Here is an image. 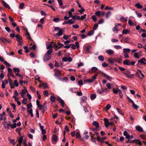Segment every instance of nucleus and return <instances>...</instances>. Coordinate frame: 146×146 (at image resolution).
Wrapping results in <instances>:
<instances>
[{"label":"nucleus","mask_w":146,"mask_h":146,"mask_svg":"<svg viewBox=\"0 0 146 146\" xmlns=\"http://www.w3.org/2000/svg\"><path fill=\"white\" fill-rule=\"evenodd\" d=\"M134 143H138L139 145H141V143L138 139H134Z\"/></svg>","instance_id":"nucleus-51"},{"label":"nucleus","mask_w":146,"mask_h":146,"mask_svg":"<svg viewBox=\"0 0 146 146\" xmlns=\"http://www.w3.org/2000/svg\"><path fill=\"white\" fill-rule=\"evenodd\" d=\"M114 61L120 63L121 62V59L119 58H117L114 59Z\"/></svg>","instance_id":"nucleus-24"},{"label":"nucleus","mask_w":146,"mask_h":146,"mask_svg":"<svg viewBox=\"0 0 146 146\" xmlns=\"http://www.w3.org/2000/svg\"><path fill=\"white\" fill-rule=\"evenodd\" d=\"M5 30L8 33H10L11 32L10 29L9 27H5Z\"/></svg>","instance_id":"nucleus-63"},{"label":"nucleus","mask_w":146,"mask_h":146,"mask_svg":"<svg viewBox=\"0 0 146 146\" xmlns=\"http://www.w3.org/2000/svg\"><path fill=\"white\" fill-rule=\"evenodd\" d=\"M96 94H92L91 95L90 98L91 100H94L96 97Z\"/></svg>","instance_id":"nucleus-35"},{"label":"nucleus","mask_w":146,"mask_h":146,"mask_svg":"<svg viewBox=\"0 0 146 146\" xmlns=\"http://www.w3.org/2000/svg\"><path fill=\"white\" fill-rule=\"evenodd\" d=\"M11 76L13 78H15V76L12 73V72L11 73H7V76L8 77H10Z\"/></svg>","instance_id":"nucleus-29"},{"label":"nucleus","mask_w":146,"mask_h":146,"mask_svg":"<svg viewBox=\"0 0 146 146\" xmlns=\"http://www.w3.org/2000/svg\"><path fill=\"white\" fill-rule=\"evenodd\" d=\"M28 91L27 90L22 89L21 90V95L22 97L23 98H24L26 93Z\"/></svg>","instance_id":"nucleus-11"},{"label":"nucleus","mask_w":146,"mask_h":146,"mask_svg":"<svg viewBox=\"0 0 146 146\" xmlns=\"http://www.w3.org/2000/svg\"><path fill=\"white\" fill-rule=\"evenodd\" d=\"M95 14L98 17H100L101 14V12L100 11H97L95 13Z\"/></svg>","instance_id":"nucleus-42"},{"label":"nucleus","mask_w":146,"mask_h":146,"mask_svg":"<svg viewBox=\"0 0 146 146\" xmlns=\"http://www.w3.org/2000/svg\"><path fill=\"white\" fill-rule=\"evenodd\" d=\"M55 99V97L54 96H50V101L52 102H54Z\"/></svg>","instance_id":"nucleus-40"},{"label":"nucleus","mask_w":146,"mask_h":146,"mask_svg":"<svg viewBox=\"0 0 146 146\" xmlns=\"http://www.w3.org/2000/svg\"><path fill=\"white\" fill-rule=\"evenodd\" d=\"M2 3L3 4V5L5 7L9 9H10L11 7L7 3L4 1L3 0L2 1Z\"/></svg>","instance_id":"nucleus-18"},{"label":"nucleus","mask_w":146,"mask_h":146,"mask_svg":"<svg viewBox=\"0 0 146 146\" xmlns=\"http://www.w3.org/2000/svg\"><path fill=\"white\" fill-rule=\"evenodd\" d=\"M135 6L137 8L141 9L143 7V6L139 3H136L135 4Z\"/></svg>","instance_id":"nucleus-23"},{"label":"nucleus","mask_w":146,"mask_h":146,"mask_svg":"<svg viewBox=\"0 0 146 146\" xmlns=\"http://www.w3.org/2000/svg\"><path fill=\"white\" fill-rule=\"evenodd\" d=\"M23 137H20L19 139H18V141L19 144H21L23 142Z\"/></svg>","instance_id":"nucleus-37"},{"label":"nucleus","mask_w":146,"mask_h":146,"mask_svg":"<svg viewBox=\"0 0 146 146\" xmlns=\"http://www.w3.org/2000/svg\"><path fill=\"white\" fill-rule=\"evenodd\" d=\"M123 73L127 78H133L134 76V74H131L129 70H127L125 72H123Z\"/></svg>","instance_id":"nucleus-3"},{"label":"nucleus","mask_w":146,"mask_h":146,"mask_svg":"<svg viewBox=\"0 0 146 146\" xmlns=\"http://www.w3.org/2000/svg\"><path fill=\"white\" fill-rule=\"evenodd\" d=\"M52 139L53 141L56 142L57 140V137L55 135H54L52 136Z\"/></svg>","instance_id":"nucleus-30"},{"label":"nucleus","mask_w":146,"mask_h":146,"mask_svg":"<svg viewBox=\"0 0 146 146\" xmlns=\"http://www.w3.org/2000/svg\"><path fill=\"white\" fill-rule=\"evenodd\" d=\"M90 48L91 46H86L85 47V49L86 51L90 52Z\"/></svg>","instance_id":"nucleus-36"},{"label":"nucleus","mask_w":146,"mask_h":146,"mask_svg":"<svg viewBox=\"0 0 146 146\" xmlns=\"http://www.w3.org/2000/svg\"><path fill=\"white\" fill-rule=\"evenodd\" d=\"M57 100L61 104L62 107L63 108L64 107V101L60 97H58Z\"/></svg>","instance_id":"nucleus-8"},{"label":"nucleus","mask_w":146,"mask_h":146,"mask_svg":"<svg viewBox=\"0 0 146 146\" xmlns=\"http://www.w3.org/2000/svg\"><path fill=\"white\" fill-rule=\"evenodd\" d=\"M11 123H3V127L5 129H9V126H10Z\"/></svg>","instance_id":"nucleus-12"},{"label":"nucleus","mask_w":146,"mask_h":146,"mask_svg":"<svg viewBox=\"0 0 146 146\" xmlns=\"http://www.w3.org/2000/svg\"><path fill=\"white\" fill-rule=\"evenodd\" d=\"M15 37L17 38V41H20L22 40V38L21 36L19 35V34H17V35Z\"/></svg>","instance_id":"nucleus-20"},{"label":"nucleus","mask_w":146,"mask_h":146,"mask_svg":"<svg viewBox=\"0 0 146 146\" xmlns=\"http://www.w3.org/2000/svg\"><path fill=\"white\" fill-rule=\"evenodd\" d=\"M44 94V96H48V91L47 90H45L43 92Z\"/></svg>","instance_id":"nucleus-60"},{"label":"nucleus","mask_w":146,"mask_h":146,"mask_svg":"<svg viewBox=\"0 0 146 146\" xmlns=\"http://www.w3.org/2000/svg\"><path fill=\"white\" fill-rule=\"evenodd\" d=\"M135 12L136 14L137 15V17H138L140 18L142 17V15L141 13H139L137 11H135Z\"/></svg>","instance_id":"nucleus-38"},{"label":"nucleus","mask_w":146,"mask_h":146,"mask_svg":"<svg viewBox=\"0 0 146 146\" xmlns=\"http://www.w3.org/2000/svg\"><path fill=\"white\" fill-rule=\"evenodd\" d=\"M14 72L16 73L17 72H20L19 69L18 68H13Z\"/></svg>","instance_id":"nucleus-26"},{"label":"nucleus","mask_w":146,"mask_h":146,"mask_svg":"<svg viewBox=\"0 0 146 146\" xmlns=\"http://www.w3.org/2000/svg\"><path fill=\"white\" fill-rule=\"evenodd\" d=\"M92 124L96 126V127H98L99 126V123L96 121H94L92 123Z\"/></svg>","instance_id":"nucleus-22"},{"label":"nucleus","mask_w":146,"mask_h":146,"mask_svg":"<svg viewBox=\"0 0 146 146\" xmlns=\"http://www.w3.org/2000/svg\"><path fill=\"white\" fill-rule=\"evenodd\" d=\"M54 75H56L57 77H59L60 76V74H61V73L59 70H54Z\"/></svg>","instance_id":"nucleus-16"},{"label":"nucleus","mask_w":146,"mask_h":146,"mask_svg":"<svg viewBox=\"0 0 146 146\" xmlns=\"http://www.w3.org/2000/svg\"><path fill=\"white\" fill-rule=\"evenodd\" d=\"M54 30L55 31H58V33L56 34V35L57 36H60L63 34L62 29H60L59 27H55L54 28Z\"/></svg>","instance_id":"nucleus-2"},{"label":"nucleus","mask_w":146,"mask_h":146,"mask_svg":"<svg viewBox=\"0 0 146 146\" xmlns=\"http://www.w3.org/2000/svg\"><path fill=\"white\" fill-rule=\"evenodd\" d=\"M106 52L110 55H111L114 54V51L111 49L107 50H106Z\"/></svg>","instance_id":"nucleus-14"},{"label":"nucleus","mask_w":146,"mask_h":146,"mask_svg":"<svg viewBox=\"0 0 146 146\" xmlns=\"http://www.w3.org/2000/svg\"><path fill=\"white\" fill-rule=\"evenodd\" d=\"M85 81L86 82H88L89 83H92L93 81V80H92L91 79H87V80H86Z\"/></svg>","instance_id":"nucleus-58"},{"label":"nucleus","mask_w":146,"mask_h":146,"mask_svg":"<svg viewBox=\"0 0 146 146\" xmlns=\"http://www.w3.org/2000/svg\"><path fill=\"white\" fill-rule=\"evenodd\" d=\"M17 126V124L16 123H15L12 125L10 124V127L12 129L15 128Z\"/></svg>","instance_id":"nucleus-43"},{"label":"nucleus","mask_w":146,"mask_h":146,"mask_svg":"<svg viewBox=\"0 0 146 146\" xmlns=\"http://www.w3.org/2000/svg\"><path fill=\"white\" fill-rule=\"evenodd\" d=\"M98 70V68L96 67H93L91 68V71L94 72H96Z\"/></svg>","instance_id":"nucleus-33"},{"label":"nucleus","mask_w":146,"mask_h":146,"mask_svg":"<svg viewBox=\"0 0 146 146\" xmlns=\"http://www.w3.org/2000/svg\"><path fill=\"white\" fill-rule=\"evenodd\" d=\"M52 52V49H50L47 50L43 57V60L44 62L48 61L51 58V54Z\"/></svg>","instance_id":"nucleus-1"},{"label":"nucleus","mask_w":146,"mask_h":146,"mask_svg":"<svg viewBox=\"0 0 146 146\" xmlns=\"http://www.w3.org/2000/svg\"><path fill=\"white\" fill-rule=\"evenodd\" d=\"M138 72H136V75L139 78H142L144 76V74L142 73L141 70H138Z\"/></svg>","instance_id":"nucleus-5"},{"label":"nucleus","mask_w":146,"mask_h":146,"mask_svg":"<svg viewBox=\"0 0 146 146\" xmlns=\"http://www.w3.org/2000/svg\"><path fill=\"white\" fill-rule=\"evenodd\" d=\"M129 32V30L127 29H124L123 30L122 33L123 34H127Z\"/></svg>","instance_id":"nucleus-27"},{"label":"nucleus","mask_w":146,"mask_h":146,"mask_svg":"<svg viewBox=\"0 0 146 146\" xmlns=\"http://www.w3.org/2000/svg\"><path fill=\"white\" fill-rule=\"evenodd\" d=\"M106 138V137H105L101 138L99 137H97V139L98 141L102 143L104 142V141L105 140Z\"/></svg>","instance_id":"nucleus-9"},{"label":"nucleus","mask_w":146,"mask_h":146,"mask_svg":"<svg viewBox=\"0 0 146 146\" xmlns=\"http://www.w3.org/2000/svg\"><path fill=\"white\" fill-rule=\"evenodd\" d=\"M62 60L63 62H67L68 61L69 62H70L72 61V59L70 57L67 58L66 57H64L62 58Z\"/></svg>","instance_id":"nucleus-7"},{"label":"nucleus","mask_w":146,"mask_h":146,"mask_svg":"<svg viewBox=\"0 0 146 146\" xmlns=\"http://www.w3.org/2000/svg\"><path fill=\"white\" fill-rule=\"evenodd\" d=\"M92 18L93 20V21L94 22H96L97 20L96 16L94 15L92 16Z\"/></svg>","instance_id":"nucleus-54"},{"label":"nucleus","mask_w":146,"mask_h":146,"mask_svg":"<svg viewBox=\"0 0 146 146\" xmlns=\"http://www.w3.org/2000/svg\"><path fill=\"white\" fill-rule=\"evenodd\" d=\"M114 48L116 49H119L122 48V47L119 45H115L114 46Z\"/></svg>","instance_id":"nucleus-55"},{"label":"nucleus","mask_w":146,"mask_h":146,"mask_svg":"<svg viewBox=\"0 0 146 146\" xmlns=\"http://www.w3.org/2000/svg\"><path fill=\"white\" fill-rule=\"evenodd\" d=\"M135 62L133 61L132 62H130L128 60H126L124 61L123 62V64L124 65H125L133 66L135 64Z\"/></svg>","instance_id":"nucleus-4"},{"label":"nucleus","mask_w":146,"mask_h":146,"mask_svg":"<svg viewBox=\"0 0 146 146\" xmlns=\"http://www.w3.org/2000/svg\"><path fill=\"white\" fill-rule=\"evenodd\" d=\"M94 33V31L93 30H91L89 31L88 33V35L90 36L92 35Z\"/></svg>","instance_id":"nucleus-46"},{"label":"nucleus","mask_w":146,"mask_h":146,"mask_svg":"<svg viewBox=\"0 0 146 146\" xmlns=\"http://www.w3.org/2000/svg\"><path fill=\"white\" fill-rule=\"evenodd\" d=\"M120 20L123 19L125 21L127 22V20L128 17H126L125 18H124L122 16H120Z\"/></svg>","instance_id":"nucleus-32"},{"label":"nucleus","mask_w":146,"mask_h":146,"mask_svg":"<svg viewBox=\"0 0 146 146\" xmlns=\"http://www.w3.org/2000/svg\"><path fill=\"white\" fill-rule=\"evenodd\" d=\"M63 46H64L63 44L59 42L58 43V44H57V49L58 48H60L61 47H63Z\"/></svg>","instance_id":"nucleus-34"},{"label":"nucleus","mask_w":146,"mask_h":146,"mask_svg":"<svg viewBox=\"0 0 146 146\" xmlns=\"http://www.w3.org/2000/svg\"><path fill=\"white\" fill-rule=\"evenodd\" d=\"M132 104L133 105V106L134 109H136L138 108V106L137 105H136L134 102Z\"/></svg>","instance_id":"nucleus-44"},{"label":"nucleus","mask_w":146,"mask_h":146,"mask_svg":"<svg viewBox=\"0 0 146 146\" xmlns=\"http://www.w3.org/2000/svg\"><path fill=\"white\" fill-rule=\"evenodd\" d=\"M0 40L4 44H6L8 43V40L3 37L1 38Z\"/></svg>","instance_id":"nucleus-21"},{"label":"nucleus","mask_w":146,"mask_h":146,"mask_svg":"<svg viewBox=\"0 0 146 146\" xmlns=\"http://www.w3.org/2000/svg\"><path fill=\"white\" fill-rule=\"evenodd\" d=\"M68 23V24H72L74 23V22L71 19H70L67 21Z\"/></svg>","instance_id":"nucleus-47"},{"label":"nucleus","mask_w":146,"mask_h":146,"mask_svg":"<svg viewBox=\"0 0 146 146\" xmlns=\"http://www.w3.org/2000/svg\"><path fill=\"white\" fill-rule=\"evenodd\" d=\"M124 39L126 43H129V39L128 37L125 38Z\"/></svg>","instance_id":"nucleus-48"},{"label":"nucleus","mask_w":146,"mask_h":146,"mask_svg":"<svg viewBox=\"0 0 146 146\" xmlns=\"http://www.w3.org/2000/svg\"><path fill=\"white\" fill-rule=\"evenodd\" d=\"M123 50H124L123 51H125L127 53L131 51V50L128 48H124L123 49Z\"/></svg>","instance_id":"nucleus-41"},{"label":"nucleus","mask_w":146,"mask_h":146,"mask_svg":"<svg viewBox=\"0 0 146 146\" xmlns=\"http://www.w3.org/2000/svg\"><path fill=\"white\" fill-rule=\"evenodd\" d=\"M41 84L43 88L44 89L48 87V85L46 83H42Z\"/></svg>","instance_id":"nucleus-39"},{"label":"nucleus","mask_w":146,"mask_h":146,"mask_svg":"<svg viewBox=\"0 0 146 146\" xmlns=\"http://www.w3.org/2000/svg\"><path fill=\"white\" fill-rule=\"evenodd\" d=\"M109 61L111 64H114V59L109 58L108 60Z\"/></svg>","instance_id":"nucleus-53"},{"label":"nucleus","mask_w":146,"mask_h":146,"mask_svg":"<svg viewBox=\"0 0 146 146\" xmlns=\"http://www.w3.org/2000/svg\"><path fill=\"white\" fill-rule=\"evenodd\" d=\"M136 129L140 132H142L143 130L142 128L140 126H137L135 127Z\"/></svg>","instance_id":"nucleus-17"},{"label":"nucleus","mask_w":146,"mask_h":146,"mask_svg":"<svg viewBox=\"0 0 146 146\" xmlns=\"http://www.w3.org/2000/svg\"><path fill=\"white\" fill-rule=\"evenodd\" d=\"M101 72L102 73V75H104L107 78L108 80H109L110 81L111 80V79H112L111 77H110L107 74H106L102 72Z\"/></svg>","instance_id":"nucleus-13"},{"label":"nucleus","mask_w":146,"mask_h":146,"mask_svg":"<svg viewBox=\"0 0 146 146\" xmlns=\"http://www.w3.org/2000/svg\"><path fill=\"white\" fill-rule=\"evenodd\" d=\"M87 99V98L86 96H83L80 102V104L82 106L83 103L86 102Z\"/></svg>","instance_id":"nucleus-15"},{"label":"nucleus","mask_w":146,"mask_h":146,"mask_svg":"<svg viewBox=\"0 0 146 146\" xmlns=\"http://www.w3.org/2000/svg\"><path fill=\"white\" fill-rule=\"evenodd\" d=\"M46 48L47 49H48L50 48V49H52V45L51 44H50L48 42H47L46 43Z\"/></svg>","instance_id":"nucleus-19"},{"label":"nucleus","mask_w":146,"mask_h":146,"mask_svg":"<svg viewBox=\"0 0 146 146\" xmlns=\"http://www.w3.org/2000/svg\"><path fill=\"white\" fill-rule=\"evenodd\" d=\"M134 56L137 59L139 58V56L137 52H135L134 54Z\"/></svg>","instance_id":"nucleus-31"},{"label":"nucleus","mask_w":146,"mask_h":146,"mask_svg":"<svg viewBox=\"0 0 146 146\" xmlns=\"http://www.w3.org/2000/svg\"><path fill=\"white\" fill-rule=\"evenodd\" d=\"M27 100L26 98H24L22 102V103L24 104H26L27 103Z\"/></svg>","instance_id":"nucleus-56"},{"label":"nucleus","mask_w":146,"mask_h":146,"mask_svg":"<svg viewBox=\"0 0 146 146\" xmlns=\"http://www.w3.org/2000/svg\"><path fill=\"white\" fill-rule=\"evenodd\" d=\"M97 92L99 94H101L104 92V90L100 86V88L97 90Z\"/></svg>","instance_id":"nucleus-10"},{"label":"nucleus","mask_w":146,"mask_h":146,"mask_svg":"<svg viewBox=\"0 0 146 146\" xmlns=\"http://www.w3.org/2000/svg\"><path fill=\"white\" fill-rule=\"evenodd\" d=\"M24 4L23 3H22L20 4L19 5V8L20 9H22L24 7Z\"/></svg>","instance_id":"nucleus-57"},{"label":"nucleus","mask_w":146,"mask_h":146,"mask_svg":"<svg viewBox=\"0 0 146 146\" xmlns=\"http://www.w3.org/2000/svg\"><path fill=\"white\" fill-rule=\"evenodd\" d=\"M30 55L31 57L33 58H35L36 57V56L32 52L30 53Z\"/></svg>","instance_id":"nucleus-52"},{"label":"nucleus","mask_w":146,"mask_h":146,"mask_svg":"<svg viewBox=\"0 0 146 146\" xmlns=\"http://www.w3.org/2000/svg\"><path fill=\"white\" fill-rule=\"evenodd\" d=\"M98 27V25L96 23H95L94 25V27H93V29L94 30H96L97 29V28Z\"/></svg>","instance_id":"nucleus-49"},{"label":"nucleus","mask_w":146,"mask_h":146,"mask_svg":"<svg viewBox=\"0 0 146 146\" xmlns=\"http://www.w3.org/2000/svg\"><path fill=\"white\" fill-rule=\"evenodd\" d=\"M84 11L85 9L83 7H82L80 10H78V11L80 12L81 14H82V13Z\"/></svg>","instance_id":"nucleus-62"},{"label":"nucleus","mask_w":146,"mask_h":146,"mask_svg":"<svg viewBox=\"0 0 146 146\" xmlns=\"http://www.w3.org/2000/svg\"><path fill=\"white\" fill-rule=\"evenodd\" d=\"M133 135L130 136L129 135H128L127 136V137H125V138L126 139H128L129 140L132 139L133 138Z\"/></svg>","instance_id":"nucleus-45"},{"label":"nucleus","mask_w":146,"mask_h":146,"mask_svg":"<svg viewBox=\"0 0 146 146\" xmlns=\"http://www.w3.org/2000/svg\"><path fill=\"white\" fill-rule=\"evenodd\" d=\"M146 60L144 58H142V59L139 60L138 62L139 63H140V64L142 65H145L146 64Z\"/></svg>","instance_id":"nucleus-6"},{"label":"nucleus","mask_w":146,"mask_h":146,"mask_svg":"<svg viewBox=\"0 0 146 146\" xmlns=\"http://www.w3.org/2000/svg\"><path fill=\"white\" fill-rule=\"evenodd\" d=\"M123 53L124 54V57L125 58H129V56L127 53H126L125 51H123Z\"/></svg>","instance_id":"nucleus-59"},{"label":"nucleus","mask_w":146,"mask_h":146,"mask_svg":"<svg viewBox=\"0 0 146 146\" xmlns=\"http://www.w3.org/2000/svg\"><path fill=\"white\" fill-rule=\"evenodd\" d=\"M111 15L110 12H108L106 13V17L107 19Z\"/></svg>","instance_id":"nucleus-50"},{"label":"nucleus","mask_w":146,"mask_h":146,"mask_svg":"<svg viewBox=\"0 0 146 146\" xmlns=\"http://www.w3.org/2000/svg\"><path fill=\"white\" fill-rule=\"evenodd\" d=\"M117 27V25H115V26L113 28V32H115L116 31V33H117L118 31H119V30L118 29Z\"/></svg>","instance_id":"nucleus-25"},{"label":"nucleus","mask_w":146,"mask_h":146,"mask_svg":"<svg viewBox=\"0 0 146 146\" xmlns=\"http://www.w3.org/2000/svg\"><path fill=\"white\" fill-rule=\"evenodd\" d=\"M71 45V48L73 49H75L76 48V46L73 44H70Z\"/></svg>","instance_id":"nucleus-61"},{"label":"nucleus","mask_w":146,"mask_h":146,"mask_svg":"<svg viewBox=\"0 0 146 146\" xmlns=\"http://www.w3.org/2000/svg\"><path fill=\"white\" fill-rule=\"evenodd\" d=\"M102 66L103 67H105L108 66V64L106 62H104L102 64Z\"/></svg>","instance_id":"nucleus-64"},{"label":"nucleus","mask_w":146,"mask_h":146,"mask_svg":"<svg viewBox=\"0 0 146 146\" xmlns=\"http://www.w3.org/2000/svg\"><path fill=\"white\" fill-rule=\"evenodd\" d=\"M98 58L99 60L102 61H104V57L101 55L99 56L98 57Z\"/></svg>","instance_id":"nucleus-28"}]
</instances>
